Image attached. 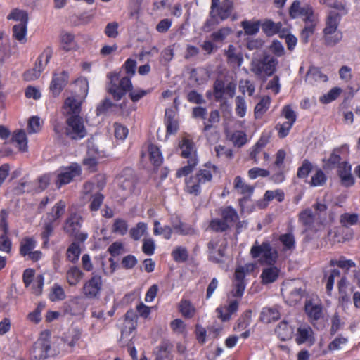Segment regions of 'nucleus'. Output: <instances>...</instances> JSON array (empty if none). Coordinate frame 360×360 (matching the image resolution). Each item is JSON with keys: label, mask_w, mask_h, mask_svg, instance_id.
Here are the masks:
<instances>
[{"label": "nucleus", "mask_w": 360, "mask_h": 360, "mask_svg": "<svg viewBox=\"0 0 360 360\" xmlns=\"http://www.w3.org/2000/svg\"><path fill=\"white\" fill-rule=\"evenodd\" d=\"M88 91L89 82L86 79L76 81L74 91L65 100L63 105L65 112L70 116L79 115L81 105L86 98Z\"/></svg>", "instance_id": "1"}, {"label": "nucleus", "mask_w": 360, "mask_h": 360, "mask_svg": "<svg viewBox=\"0 0 360 360\" xmlns=\"http://www.w3.org/2000/svg\"><path fill=\"white\" fill-rule=\"evenodd\" d=\"M217 167L211 164L205 165V168L200 169L195 176H191L186 182V191L190 194L198 195L201 191V185L210 182Z\"/></svg>", "instance_id": "2"}, {"label": "nucleus", "mask_w": 360, "mask_h": 360, "mask_svg": "<svg viewBox=\"0 0 360 360\" xmlns=\"http://www.w3.org/2000/svg\"><path fill=\"white\" fill-rule=\"evenodd\" d=\"M181 155L184 158H188V165L178 170L176 176L181 177L190 174L197 165L196 150L194 143L186 137H184L179 143Z\"/></svg>", "instance_id": "3"}, {"label": "nucleus", "mask_w": 360, "mask_h": 360, "mask_svg": "<svg viewBox=\"0 0 360 360\" xmlns=\"http://www.w3.org/2000/svg\"><path fill=\"white\" fill-rule=\"evenodd\" d=\"M278 60L271 55H265L262 58H255L250 63V71L259 77H267L276 72Z\"/></svg>", "instance_id": "4"}, {"label": "nucleus", "mask_w": 360, "mask_h": 360, "mask_svg": "<svg viewBox=\"0 0 360 360\" xmlns=\"http://www.w3.org/2000/svg\"><path fill=\"white\" fill-rule=\"evenodd\" d=\"M87 131L83 118L79 115H71L66 120L65 134L71 139H82Z\"/></svg>", "instance_id": "5"}, {"label": "nucleus", "mask_w": 360, "mask_h": 360, "mask_svg": "<svg viewBox=\"0 0 360 360\" xmlns=\"http://www.w3.org/2000/svg\"><path fill=\"white\" fill-rule=\"evenodd\" d=\"M110 82L108 86V91L112 94L115 99H121L127 91L131 89L132 84L129 77H122L118 82L115 83V80L118 79L116 73H112L110 75Z\"/></svg>", "instance_id": "6"}, {"label": "nucleus", "mask_w": 360, "mask_h": 360, "mask_svg": "<svg viewBox=\"0 0 360 360\" xmlns=\"http://www.w3.org/2000/svg\"><path fill=\"white\" fill-rule=\"evenodd\" d=\"M110 82L108 86V91L112 94L115 99H121L127 91L131 89L132 84L129 77H122L118 82L115 83V80L118 79L116 73H112L110 75Z\"/></svg>", "instance_id": "7"}, {"label": "nucleus", "mask_w": 360, "mask_h": 360, "mask_svg": "<svg viewBox=\"0 0 360 360\" xmlns=\"http://www.w3.org/2000/svg\"><path fill=\"white\" fill-rule=\"evenodd\" d=\"M56 172V186L60 188L79 177L82 174V169L77 163H72L69 166L59 168Z\"/></svg>", "instance_id": "8"}, {"label": "nucleus", "mask_w": 360, "mask_h": 360, "mask_svg": "<svg viewBox=\"0 0 360 360\" xmlns=\"http://www.w3.org/2000/svg\"><path fill=\"white\" fill-rule=\"evenodd\" d=\"M250 253L253 258L261 256V263L269 265L274 264L278 258L277 251L274 250L268 242H264L261 245L252 246Z\"/></svg>", "instance_id": "9"}, {"label": "nucleus", "mask_w": 360, "mask_h": 360, "mask_svg": "<svg viewBox=\"0 0 360 360\" xmlns=\"http://www.w3.org/2000/svg\"><path fill=\"white\" fill-rule=\"evenodd\" d=\"M53 51L51 46H47L40 54L34 68L25 73L26 80H34L39 77L41 72L44 70L52 57Z\"/></svg>", "instance_id": "10"}, {"label": "nucleus", "mask_w": 360, "mask_h": 360, "mask_svg": "<svg viewBox=\"0 0 360 360\" xmlns=\"http://www.w3.org/2000/svg\"><path fill=\"white\" fill-rule=\"evenodd\" d=\"M50 350L51 342L49 333L48 332L42 333L33 345L32 355L37 360L45 359L49 356Z\"/></svg>", "instance_id": "11"}, {"label": "nucleus", "mask_w": 360, "mask_h": 360, "mask_svg": "<svg viewBox=\"0 0 360 360\" xmlns=\"http://www.w3.org/2000/svg\"><path fill=\"white\" fill-rule=\"evenodd\" d=\"M102 287L103 281L101 276L93 273L91 278L84 283L82 292L87 298H96L99 296Z\"/></svg>", "instance_id": "12"}, {"label": "nucleus", "mask_w": 360, "mask_h": 360, "mask_svg": "<svg viewBox=\"0 0 360 360\" xmlns=\"http://www.w3.org/2000/svg\"><path fill=\"white\" fill-rule=\"evenodd\" d=\"M207 247L210 259L216 263L221 262L226 248L225 240L214 238L209 242Z\"/></svg>", "instance_id": "13"}, {"label": "nucleus", "mask_w": 360, "mask_h": 360, "mask_svg": "<svg viewBox=\"0 0 360 360\" xmlns=\"http://www.w3.org/2000/svg\"><path fill=\"white\" fill-rule=\"evenodd\" d=\"M289 14L292 18L302 17L304 21L316 17L311 6L305 4L301 6L300 1L297 0L293 1L290 6Z\"/></svg>", "instance_id": "14"}, {"label": "nucleus", "mask_w": 360, "mask_h": 360, "mask_svg": "<svg viewBox=\"0 0 360 360\" xmlns=\"http://www.w3.org/2000/svg\"><path fill=\"white\" fill-rule=\"evenodd\" d=\"M281 291L290 305L296 304L304 295V290L300 287L295 286L294 283L285 284Z\"/></svg>", "instance_id": "15"}, {"label": "nucleus", "mask_w": 360, "mask_h": 360, "mask_svg": "<svg viewBox=\"0 0 360 360\" xmlns=\"http://www.w3.org/2000/svg\"><path fill=\"white\" fill-rule=\"evenodd\" d=\"M68 73L65 71L55 72L50 84V91L54 96H57L63 91L68 82Z\"/></svg>", "instance_id": "16"}, {"label": "nucleus", "mask_w": 360, "mask_h": 360, "mask_svg": "<svg viewBox=\"0 0 360 360\" xmlns=\"http://www.w3.org/2000/svg\"><path fill=\"white\" fill-rule=\"evenodd\" d=\"M295 341L298 345L309 343L312 345L315 342L314 334L312 328L307 323L301 324L297 330Z\"/></svg>", "instance_id": "17"}, {"label": "nucleus", "mask_w": 360, "mask_h": 360, "mask_svg": "<svg viewBox=\"0 0 360 360\" xmlns=\"http://www.w3.org/2000/svg\"><path fill=\"white\" fill-rule=\"evenodd\" d=\"M239 302L236 300H230L228 305L223 307H218L216 309L217 316L223 321L230 320L231 316L236 313L238 309Z\"/></svg>", "instance_id": "18"}, {"label": "nucleus", "mask_w": 360, "mask_h": 360, "mask_svg": "<svg viewBox=\"0 0 360 360\" xmlns=\"http://www.w3.org/2000/svg\"><path fill=\"white\" fill-rule=\"evenodd\" d=\"M304 309L309 320L312 323L314 321H318L323 317V307L319 303L309 300L305 303Z\"/></svg>", "instance_id": "19"}, {"label": "nucleus", "mask_w": 360, "mask_h": 360, "mask_svg": "<svg viewBox=\"0 0 360 360\" xmlns=\"http://www.w3.org/2000/svg\"><path fill=\"white\" fill-rule=\"evenodd\" d=\"M82 217L76 213L72 214L65 221L64 225L65 231L69 235L76 234L79 231L82 225Z\"/></svg>", "instance_id": "20"}, {"label": "nucleus", "mask_w": 360, "mask_h": 360, "mask_svg": "<svg viewBox=\"0 0 360 360\" xmlns=\"http://www.w3.org/2000/svg\"><path fill=\"white\" fill-rule=\"evenodd\" d=\"M339 176L342 184L346 187L352 186L354 184V179L351 174V165L344 162L340 164L338 171Z\"/></svg>", "instance_id": "21"}, {"label": "nucleus", "mask_w": 360, "mask_h": 360, "mask_svg": "<svg viewBox=\"0 0 360 360\" xmlns=\"http://www.w3.org/2000/svg\"><path fill=\"white\" fill-rule=\"evenodd\" d=\"M278 240L282 245L283 252L291 253L295 249V239L294 234L290 231L288 233L281 234Z\"/></svg>", "instance_id": "22"}, {"label": "nucleus", "mask_w": 360, "mask_h": 360, "mask_svg": "<svg viewBox=\"0 0 360 360\" xmlns=\"http://www.w3.org/2000/svg\"><path fill=\"white\" fill-rule=\"evenodd\" d=\"M305 80L311 85H314L318 82H326L328 77L323 74L319 68L311 67L306 75Z\"/></svg>", "instance_id": "23"}, {"label": "nucleus", "mask_w": 360, "mask_h": 360, "mask_svg": "<svg viewBox=\"0 0 360 360\" xmlns=\"http://www.w3.org/2000/svg\"><path fill=\"white\" fill-rule=\"evenodd\" d=\"M275 331L278 337L285 341L292 337L294 328L288 322L283 321L277 326Z\"/></svg>", "instance_id": "24"}, {"label": "nucleus", "mask_w": 360, "mask_h": 360, "mask_svg": "<svg viewBox=\"0 0 360 360\" xmlns=\"http://www.w3.org/2000/svg\"><path fill=\"white\" fill-rule=\"evenodd\" d=\"M65 208V202L63 200L58 201L53 207L51 211L47 214L46 220L54 223L64 214Z\"/></svg>", "instance_id": "25"}, {"label": "nucleus", "mask_w": 360, "mask_h": 360, "mask_svg": "<svg viewBox=\"0 0 360 360\" xmlns=\"http://www.w3.org/2000/svg\"><path fill=\"white\" fill-rule=\"evenodd\" d=\"M280 274V270L276 266H270L263 269L261 278L264 284H269L277 280Z\"/></svg>", "instance_id": "26"}, {"label": "nucleus", "mask_w": 360, "mask_h": 360, "mask_svg": "<svg viewBox=\"0 0 360 360\" xmlns=\"http://www.w3.org/2000/svg\"><path fill=\"white\" fill-rule=\"evenodd\" d=\"M323 39L325 44L333 46L342 39V32L340 30H323Z\"/></svg>", "instance_id": "27"}, {"label": "nucleus", "mask_w": 360, "mask_h": 360, "mask_svg": "<svg viewBox=\"0 0 360 360\" xmlns=\"http://www.w3.org/2000/svg\"><path fill=\"white\" fill-rule=\"evenodd\" d=\"M305 26L301 32L300 39L304 44L309 41V37L314 34L317 24L316 17L304 21Z\"/></svg>", "instance_id": "28"}, {"label": "nucleus", "mask_w": 360, "mask_h": 360, "mask_svg": "<svg viewBox=\"0 0 360 360\" xmlns=\"http://www.w3.org/2000/svg\"><path fill=\"white\" fill-rule=\"evenodd\" d=\"M233 8V1L231 0H226L223 2L221 6H218L215 8V14L217 16L212 18L217 22V19L224 20L229 17Z\"/></svg>", "instance_id": "29"}, {"label": "nucleus", "mask_w": 360, "mask_h": 360, "mask_svg": "<svg viewBox=\"0 0 360 360\" xmlns=\"http://www.w3.org/2000/svg\"><path fill=\"white\" fill-rule=\"evenodd\" d=\"M279 318L280 312L276 307H264L260 314V320L266 323L275 321Z\"/></svg>", "instance_id": "30"}, {"label": "nucleus", "mask_w": 360, "mask_h": 360, "mask_svg": "<svg viewBox=\"0 0 360 360\" xmlns=\"http://www.w3.org/2000/svg\"><path fill=\"white\" fill-rule=\"evenodd\" d=\"M225 56L227 58V62L231 65L240 67L243 62V58L240 53H237L233 45L230 44L227 50L225 51Z\"/></svg>", "instance_id": "31"}, {"label": "nucleus", "mask_w": 360, "mask_h": 360, "mask_svg": "<svg viewBox=\"0 0 360 360\" xmlns=\"http://www.w3.org/2000/svg\"><path fill=\"white\" fill-rule=\"evenodd\" d=\"M124 173L126 177L121 181V188L129 193H132L134 191L136 185V179L133 171L128 168L124 171Z\"/></svg>", "instance_id": "32"}, {"label": "nucleus", "mask_w": 360, "mask_h": 360, "mask_svg": "<svg viewBox=\"0 0 360 360\" xmlns=\"http://www.w3.org/2000/svg\"><path fill=\"white\" fill-rule=\"evenodd\" d=\"M84 276L83 272L77 266L70 268L66 274V279L71 286L77 285Z\"/></svg>", "instance_id": "33"}, {"label": "nucleus", "mask_w": 360, "mask_h": 360, "mask_svg": "<svg viewBox=\"0 0 360 360\" xmlns=\"http://www.w3.org/2000/svg\"><path fill=\"white\" fill-rule=\"evenodd\" d=\"M12 141L15 143L19 150L26 152L27 150V139L23 130H18L13 132Z\"/></svg>", "instance_id": "34"}, {"label": "nucleus", "mask_w": 360, "mask_h": 360, "mask_svg": "<svg viewBox=\"0 0 360 360\" xmlns=\"http://www.w3.org/2000/svg\"><path fill=\"white\" fill-rule=\"evenodd\" d=\"M355 263L351 259H347L345 257L341 256L338 259H332L328 263V266L334 267L335 266L345 270V273L353 267H355Z\"/></svg>", "instance_id": "35"}, {"label": "nucleus", "mask_w": 360, "mask_h": 360, "mask_svg": "<svg viewBox=\"0 0 360 360\" xmlns=\"http://www.w3.org/2000/svg\"><path fill=\"white\" fill-rule=\"evenodd\" d=\"M340 223L346 228L360 224V217L356 213L346 212L340 215Z\"/></svg>", "instance_id": "36"}, {"label": "nucleus", "mask_w": 360, "mask_h": 360, "mask_svg": "<svg viewBox=\"0 0 360 360\" xmlns=\"http://www.w3.org/2000/svg\"><path fill=\"white\" fill-rule=\"evenodd\" d=\"M325 267L323 271V276L326 280V290L328 294H330L334 285L335 278L340 276V271L337 269L327 270Z\"/></svg>", "instance_id": "37"}, {"label": "nucleus", "mask_w": 360, "mask_h": 360, "mask_svg": "<svg viewBox=\"0 0 360 360\" xmlns=\"http://www.w3.org/2000/svg\"><path fill=\"white\" fill-rule=\"evenodd\" d=\"M88 154L89 157L84 158L83 163L84 165L87 166L89 169L94 171L97 165V157L94 156V155H99L98 150L97 148H95L94 145L89 146Z\"/></svg>", "instance_id": "38"}, {"label": "nucleus", "mask_w": 360, "mask_h": 360, "mask_svg": "<svg viewBox=\"0 0 360 360\" xmlns=\"http://www.w3.org/2000/svg\"><path fill=\"white\" fill-rule=\"evenodd\" d=\"M261 27L262 29V31L267 35V36H273L276 34H277L281 27L282 24L281 22H274L271 20H265L262 24Z\"/></svg>", "instance_id": "39"}, {"label": "nucleus", "mask_w": 360, "mask_h": 360, "mask_svg": "<svg viewBox=\"0 0 360 360\" xmlns=\"http://www.w3.org/2000/svg\"><path fill=\"white\" fill-rule=\"evenodd\" d=\"M240 26L244 30L246 35H255L259 32L261 22L259 20H243L240 22Z\"/></svg>", "instance_id": "40"}, {"label": "nucleus", "mask_w": 360, "mask_h": 360, "mask_svg": "<svg viewBox=\"0 0 360 360\" xmlns=\"http://www.w3.org/2000/svg\"><path fill=\"white\" fill-rule=\"evenodd\" d=\"M271 103V98L268 96L262 98L260 101L256 105L254 114L256 119L261 118L263 115L267 111Z\"/></svg>", "instance_id": "41"}, {"label": "nucleus", "mask_w": 360, "mask_h": 360, "mask_svg": "<svg viewBox=\"0 0 360 360\" xmlns=\"http://www.w3.org/2000/svg\"><path fill=\"white\" fill-rule=\"evenodd\" d=\"M148 150L151 163L156 167L160 166L162 163L163 158L159 148L154 144H150Z\"/></svg>", "instance_id": "42"}, {"label": "nucleus", "mask_w": 360, "mask_h": 360, "mask_svg": "<svg viewBox=\"0 0 360 360\" xmlns=\"http://www.w3.org/2000/svg\"><path fill=\"white\" fill-rule=\"evenodd\" d=\"M341 20L340 15L334 11H330L326 20V27L323 30H338V25Z\"/></svg>", "instance_id": "43"}, {"label": "nucleus", "mask_w": 360, "mask_h": 360, "mask_svg": "<svg viewBox=\"0 0 360 360\" xmlns=\"http://www.w3.org/2000/svg\"><path fill=\"white\" fill-rule=\"evenodd\" d=\"M27 23H18L13 27V37L21 43L26 41Z\"/></svg>", "instance_id": "44"}, {"label": "nucleus", "mask_w": 360, "mask_h": 360, "mask_svg": "<svg viewBox=\"0 0 360 360\" xmlns=\"http://www.w3.org/2000/svg\"><path fill=\"white\" fill-rule=\"evenodd\" d=\"M222 219L226 222V224L230 227L238 219V215L237 212L231 207H226L221 210Z\"/></svg>", "instance_id": "45"}, {"label": "nucleus", "mask_w": 360, "mask_h": 360, "mask_svg": "<svg viewBox=\"0 0 360 360\" xmlns=\"http://www.w3.org/2000/svg\"><path fill=\"white\" fill-rule=\"evenodd\" d=\"M172 345L169 342L161 343L157 353L156 360H172Z\"/></svg>", "instance_id": "46"}, {"label": "nucleus", "mask_w": 360, "mask_h": 360, "mask_svg": "<svg viewBox=\"0 0 360 360\" xmlns=\"http://www.w3.org/2000/svg\"><path fill=\"white\" fill-rule=\"evenodd\" d=\"M81 254V250L79 245L76 243H72L68 248L66 252L67 259L72 263H76Z\"/></svg>", "instance_id": "47"}, {"label": "nucleus", "mask_w": 360, "mask_h": 360, "mask_svg": "<svg viewBox=\"0 0 360 360\" xmlns=\"http://www.w3.org/2000/svg\"><path fill=\"white\" fill-rule=\"evenodd\" d=\"M234 188L236 189L238 193L243 195H250L254 191V188L250 185L246 184L239 176H237L234 179Z\"/></svg>", "instance_id": "48"}, {"label": "nucleus", "mask_w": 360, "mask_h": 360, "mask_svg": "<svg viewBox=\"0 0 360 360\" xmlns=\"http://www.w3.org/2000/svg\"><path fill=\"white\" fill-rule=\"evenodd\" d=\"M36 247V241L32 238H25L20 242V253L23 257L28 255Z\"/></svg>", "instance_id": "49"}, {"label": "nucleus", "mask_w": 360, "mask_h": 360, "mask_svg": "<svg viewBox=\"0 0 360 360\" xmlns=\"http://www.w3.org/2000/svg\"><path fill=\"white\" fill-rule=\"evenodd\" d=\"M232 33L233 30L231 27H221L211 34V39L214 42H223Z\"/></svg>", "instance_id": "50"}, {"label": "nucleus", "mask_w": 360, "mask_h": 360, "mask_svg": "<svg viewBox=\"0 0 360 360\" xmlns=\"http://www.w3.org/2000/svg\"><path fill=\"white\" fill-rule=\"evenodd\" d=\"M81 338V331L79 329L74 328L69 332V335L63 338L65 345H67L70 349L73 348Z\"/></svg>", "instance_id": "51"}, {"label": "nucleus", "mask_w": 360, "mask_h": 360, "mask_svg": "<svg viewBox=\"0 0 360 360\" xmlns=\"http://www.w3.org/2000/svg\"><path fill=\"white\" fill-rule=\"evenodd\" d=\"M171 255L175 262L181 263L184 262L188 259V252L185 247L177 246L174 248Z\"/></svg>", "instance_id": "52"}, {"label": "nucleus", "mask_w": 360, "mask_h": 360, "mask_svg": "<svg viewBox=\"0 0 360 360\" xmlns=\"http://www.w3.org/2000/svg\"><path fill=\"white\" fill-rule=\"evenodd\" d=\"M7 19L20 21V23H28L29 17L27 11L15 8L7 16Z\"/></svg>", "instance_id": "53"}, {"label": "nucleus", "mask_w": 360, "mask_h": 360, "mask_svg": "<svg viewBox=\"0 0 360 360\" xmlns=\"http://www.w3.org/2000/svg\"><path fill=\"white\" fill-rule=\"evenodd\" d=\"M134 312L128 311L125 314L124 327L122 330V336L126 335L131 333L136 328L135 322L133 320Z\"/></svg>", "instance_id": "54"}, {"label": "nucleus", "mask_w": 360, "mask_h": 360, "mask_svg": "<svg viewBox=\"0 0 360 360\" xmlns=\"http://www.w3.org/2000/svg\"><path fill=\"white\" fill-rule=\"evenodd\" d=\"M250 316L251 311H247L244 316L238 320L237 323L234 326V330L239 333L246 330L250 323Z\"/></svg>", "instance_id": "55"}, {"label": "nucleus", "mask_w": 360, "mask_h": 360, "mask_svg": "<svg viewBox=\"0 0 360 360\" xmlns=\"http://www.w3.org/2000/svg\"><path fill=\"white\" fill-rule=\"evenodd\" d=\"M147 225L143 222L138 223L135 227L131 229L129 233L131 237L135 240H139L146 233Z\"/></svg>", "instance_id": "56"}, {"label": "nucleus", "mask_w": 360, "mask_h": 360, "mask_svg": "<svg viewBox=\"0 0 360 360\" xmlns=\"http://www.w3.org/2000/svg\"><path fill=\"white\" fill-rule=\"evenodd\" d=\"M236 115L240 117H243L246 115L247 104L243 96H238L235 99Z\"/></svg>", "instance_id": "57"}, {"label": "nucleus", "mask_w": 360, "mask_h": 360, "mask_svg": "<svg viewBox=\"0 0 360 360\" xmlns=\"http://www.w3.org/2000/svg\"><path fill=\"white\" fill-rule=\"evenodd\" d=\"M341 89L338 87L331 89L327 94L321 96L319 101L321 103L326 104L335 101L340 94Z\"/></svg>", "instance_id": "58"}, {"label": "nucleus", "mask_w": 360, "mask_h": 360, "mask_svg": "<svg viewBox=\"0 0 360 360\" xmlns=\"http://www.w3.org/2000/svg\"><path fill=\"white\" fill-rule=\"evenodd\" d=\"M180 311L184 316L191 318L195 314V307L188 300H182L180 304Z\"/></svg>", "instance_id": "59"}, {"label": "nucleus", "mask_w": 360, "mask_h": 360, "mask_svg": "<svg viewBox=\"0 0 360 360\" xmlns=\"http://www.w3.org/2000/svg\"><path fill=\"white\" fill-rule=\"evenodd\" d=\"M65 298L63 288L58 284H54L50 294V300L53 302L63 300Z\"/></svg>", "instance_id": "60"}, {"label": "nucleus", "mask_w": 360, "mask_h": 360, "mask_svg": "<svg viewBox=\"0 0 360 360\" xmlns=\"http://www.w3.org/2000/svg\"><path fill=\"white\" fill-rule=\"evenodd\" d=\"M264 199L268 202L271 201L274 199H276L281 202L284 200V193L281 189H276L274 191L268 190L264 193Z\"/></svg>", "instance_id": "61"}, {"label": "nucleus", "mask_w": 360, "mask_h": 360, "mask_svg": "<svg viewBox=\"0 0 360 360\" xmlns=\"http://www.w3.org/2000/svg\"><path fill=\"white\" fill-rule=\"evenodd\" d=\"M231 141H233L234 146L239 148L242 147L248 141L247 135L242 131H236L233 134Z\"/></svg>", "instance_id": "62"}, {"label": "nucleus", "mask_w": 360, "mask_h": 360, "mask_svg": "<svg viewBox=\"0 0 360 360\" xmlns=\"http://www.w3.org/2000/svg\"><path fill=\"white\" fill-rule=\"evenodd\" d=\"M210 228L216 232H223L229 227L222 219H214L211 220L209 225Z\"/></svg>", "instance_id": "63"}, {"label": "nucleus", "mask_w": 360, "mask_h": 360, "mask_svg": "<svg viewBox=\"0 0 360 360\" xmlns=\"http://www.w3.org/2000/svg\"><path fill=\"white\" fill-rule=\"evenodd\" d=\"M60 40L64 49L70 50L75 46V37L71 33H62Z\"/></svg>", "instance_id": "64"}]
</instances>
